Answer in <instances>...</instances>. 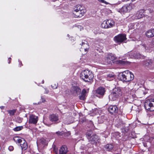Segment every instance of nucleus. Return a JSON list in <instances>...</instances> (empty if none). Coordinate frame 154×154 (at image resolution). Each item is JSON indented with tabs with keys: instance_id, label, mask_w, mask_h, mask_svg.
<instances>
[{
	"instance_id": "nucleus-9",
	"label": "nucleus",
	"mask_w": 154,
	"mask_h": 154,
	"mask_svg": "<svg viewBox=\"0 0 154 154\" xmlns=\"http://www.w3.org/2000/svg\"><path fill=\"white\" fill-rule=\"evenodd\" d=\"M105 91V88L100 87L97 89L96 91V95L99 98L102 97L104 95Z\"/></svg>"
},
{
	"instance_id": "nucleus-47",
	"label": "nucleus",
	"mask_w": 154,
	"mask_h": 154,
	"mask_svg": "<svg viewBox=\"0 0 154 154\" xmlns=\"http://www.w3.org/2000/svg\"><path fill=\"white\" fill-rule=\"evenodd\" d=\"M67 36H69V34H68V35H67Z\"/></svg>"
},
{
	"instance_id": "nucleus-4",
	"label": "nucleus",
	"mask_w": 154,
	"mask_h": 154,
	"mask_svg": "<svg viewBox=\"0 0 154 154\" xmlns=\"http://www.w3.org/2000/svg\"><path fill=\"white\" fill-rule=\"evenodd\" d=\"M115 22L113 20L109 19L103 21L100 24V27L103 29H108L115 26Z\"/></svg>"
},
{
	"instance_id": "nucleus-24",
	"label": "nucleus",
	"mask_w": 154,
	"mask_h": 154,
	"mask_svg": "<svg viewBox=\"0 0 154 154\" xmlns=\"http://www.w3.org/2000/svg\"><path fill=\"white\" fill-rule=\"evenodd\" d=\"M23 139L18 137H15L14 138V140L16 143H21L23 141Z\"/></svg>"
},
{
	"instance_id": "nucleus-30",
	"label": "nucleus",
	"mask_w": 154,
	"mask_h": 154,
	"mask_svg": "<svg viewBox=\"0 0 154 154\" xmlns=\"http://www.w3.org/2000/svg\"><path fill=\"white\" fill-rule=\"evenodd\" d=\"M152 63V61L151 60H148L144 62V64L146 66H148L150 65Z\"/></svg>"
},
{
	"instance_id": "nucleus-38",
	"label": "nucleus",
	"mask_w": 154,
	"mask_h": 154,
	"mask_svg": "<svg viewBox=\"0 0 154 154\" xmlns=\"http://www.w3.org/2000/svg\"><path fill=\"white\" fill-rule=\"evenodd\" d=\"M118 63L121 64H123L124 63V61L122 60H119L118 61Z\"/></svg>"
},
{
	"instance_id": "nucleus-34",
	"label": "nucleus",
	"mask_w": 154,
	"mask_h": 154,
	"mask_svg": "<svg viewBox=\"0 0 154 154\" xmlns=\"http://www.w3.org/2000/svg\"><path fill=\"white\" fill-rule=\"evenodd\" d=\"M51 87L53 89L57 88L58 87L57 84H54V85H51Z\"/></svg>"
},
{
	"instance_id": "nucleus-28",
	"label": "nucleus",
	"mask_w": 154,
	"mask_h": 154,
	"mask_svg": "<svg viewBox=\"0 0 154 154\" xmlns=\"http://www.w3.org/2000/svg\"><path fill=\"white\" fill-rule=\"evenodd\" d=\"M8 111L9 114L10 115L12 116L14 115V113L16 112V110L15 109H13L12 110H8Z\"/></svg>"
},
{
	"instance_id": "nucleus-27",
	"label": "nucleus",
	"mask_w": 154,
	"mask_h": 154,
	"mask_svg": "<svg viewBox=\"0 0 154 154\" xmlns=\"http://www.w3.org/2000/svg\"><path fill=\"white\" fill-rule=\"evenodd\" d=\"M23 128L22 126H17L14 128L13 130L15 131H17L21 130Z\"/></svg>"
},
{
	"instance_id": "nucleus-7",
	"label": "nucleus",
	"mask_w": 154,
	"mask_h": 154,
	"mask_svg": "<svg viewBox=\"0 0 154 154\" xmlns=\"http://www.w3.org/2000/svg\"><path fill=\"white\" fill-rule=\"evenodd\" d=\"M126 39V35L123 34H119L115 36L114 38V40L116 43H121Z\"/></svg>"
},
{
	"instance_id": "nucleus-42",
	"label": "nucleus",
	"mask_w": 154,
	"mask_h": 154,
	"mask_svg": "<svg viewBox=\"0 0 154 154\" xmlns=\"http://www.w3.org/2000/svg\"><path fill=\"white\" fill-rule=\"evenodd\" d=\"M11 60V58L10 57L8 59V60L9 61V62H8V63H10Z\"/></svg>"
},
{
	"instance_id": "nucleus-43",
	"label": "nucleus",
	"mask_w": 154,
	"mask_h": 154,
	"mask_svg": "<svg viewBox=\"0 0 154 154\" xmlns=\"http://www.w3.org/2000/svg\"><path fill=\"white\" fill-rule=\"evenodd\" d=\"M41 99H42V101L43 102H45V100L42 97H41Z\"/></svg>"
},
{
	"instance_id": "nucleus-10",
	"label": "nucleus",
	"mask_w": 154,
	"mask_h": 154,
	"mask_svg": "<svg viewBox=\"0 0 154 154\" xmlns=\"http://www.w3.org/2000/svg\"><path fill=\"white\" fill-rule=\"evenodd\" d=\"M116 58V57L112 54H108L105 59L104 64H109L112 61L115 60Z\"/></svg>"
},
{
	"instance_id": "nucleus-32",
	"label": "nucleus",
	"mask_w": 154,
	"mask_h": 154,
	"mask_svg": "<svg viewBox=\"0 0 154 154\" xmlns=\"http://www.w3.org/2000/svg\"><path fill=\"white\" fill-rule=\"evenodd\" d=\"M86 95L81 93V95L79 96V98L81 100H84L85 98Z\"/></svg>"
},
{
	"instance_id": "nucleus-15",
	"label": "nucleus",
	"mask_w": 154,
	"mask_h": 154,
	"mask_svg": "<svg viewBox=\"0 0 154 154\" xmlns=\"http://www.w3.org/2000/svg\"><path fill=\"white\" fill-rule=\"evenodd\" d=\"M132 8V6L130 5H127L123 6L121 9L122 12H127L131 10Z\"/></svg>"
},
{
	"instance_id": "nucleus-40",
	"label": "nucleus",
	"mask_w": 154,
	"mask_h": 154,
	"mask_svg": "<svg viewBox=\"0 0 154 154\" xmlns=\"http://www.w3.org/2000/svg\"><path fill=\"white\" fill-rule=\"evenodd\" d=\"M99 2L103 3H105L106 2L104 0H98Z\"/></svg>"
},
{
	"instance_id": "nucleus-23",
	"label": "nucleus",
	"mask_w": 154,
	"mask_h": 154,
	"mask_svg": "<svg viewBox=\"0 0 154 154\" xmlns=\"http://www.w3.org/2000/svg\"><path fill=\"white\" fill-rule=\"evenodd\" d=\"M115 77V75L113 73L107 75V80L111 81L113 80Z\"/></svg>"
},
{
	"instance_id": "nucleus-46",
	"label": "nucleus",
	"mask_w": 154,
	"mask_h": 154,
	"mask_svg": "<svg viewBox=\"0 0 154 154\" xmlns=\"http://www.w3.org/2000/svg\"><path fill=\"white\" fill-rule=\"evenodd\" d=\"M107 134H107V135H109V132H107Z\"/></svg>"
},
{
	"instance_id": "nucleus-41",
	"label": "nucleus",
	"mask_w": 154,
	"mask_h": 154,
	"mask_svg": "<svg viewBox=\"0 0 154 154\" xmlns=\"http://www.w3.org/2000/svg\"><path fill=\"white\" fill-rule=\"evenodd\" d=\"M78 28H80V30H81L82 29H83V27L81 26H78Z\"/></svg>"
},
{
	"instance_id": "nucleus-18",
	"label": "nucleus",
	"mask_w": 154,
	"mask_h": 154,
	"mask_svg": "<svg viewBox=\"0 0 154 154\" xmlns=\"http://www.w3.org/2000/svg\"><path fill=\"white\" fill-rule=\"evenodd\" d=\"M146 36L148 38H151L154 36V29L148 30L146 32Z\"/></svg>"
},
{
	"instance_id": "nucleus-25",
	"label": "nucleus",
	"mask_w": 154,
	"mask_h": 154,
	"mask_svg": "<svg viewBox=\"0 0 154 154\" xmlns=\"http://www.w3.org/2000/svg\"><path fill=\"white\" fill-rule=\"evenodd\" d=\"M105 147L107 151H110L113 148V146L111 144H107L106 145Z\"/></svg>"
},
{
	"instance_id": "nucleus-13",
	"label": "nucleus",
	"mask_w": 154,
	"mask_h": 154,
	"mask_svg": "<svg viewBox=\"0 0 154 154\" xmlns=\"http://www.w3.org/2000/svg\"><path fill=\"white\" fill-rule=\"evenodd\" d=\"M144 10H140L138 11L135 15H133V17H134L135 19L141 18L144 16Z\"/></svg>"
},
{
	"instance_id": "nucleus-36",
	"label": "nucleus",
	"mask_w": 154,
	"mask_h": 154,
	"mask_svg": "<svg viewBox=\"0 0 154 154\" xmlns=\"http://www.w3.org/2000/svg\"><path fill=\"white\" fill-rule=\"evenodd\" d=\"M44 123L46 125L48 126H50L51 124L50 123H48L46 122L45 120H44L43 121Z\"/></svg>"
},
{
	"instance_id": "nucleus-37",
	"label": "nucleus",
	"mask_w": 154,
	"mask_h": 154,
	"mask_svg": "<svg viewBox=\"0 0 154 154\" xmlns=\"http://www.w3.org/2000/svg\"><path fill=\"white\" fill-rule=\"evenodd\" d=\"M8 149L10 151H12L13 150L14 147L12 146H10L8 147Z\"/></svg>"
},
{
	"instance_id": "nucleus-17",
	"label": "nucleus",
	"mask_w": 154,
	"mask_h": 154,
	"mask_svg": "<svg viewBox=\"0 0 154 154\" xmlns=\"http://www.w3.org/2000/svg\"><path fill=\"white\" fill-rule=\"evenodd\" d=\"M73 94L74 96H76L79 94L81 92V89L78 87H74L73 88Z\"/></svg>"
},
{
	"instance_id": "nucleus-19",
	"label": "nucleus",
	"mask_w": 154,
	"mask_h": 154,
	"mask_svg": "<svg viewBox=\"0 0 154 154\" xmlns=\"http://www.w3.org/2000/svg\"><path fill=\"white\" fill-rule=\"evenodd\" d=\"M67 148L65 146H62L59 150L60 154H66L67 152Z\"/></svg>"
},
{
	"instance_id": "nucleus-1",
	"label": "nucleus",
	"mask_w": 154,
	"mask_h": 154,
	"mask_svg": "<svg viewBox=\"0 0 154 154\" xmlns=\"http://www.w3.org/2000/svg\"><path fill=\"white\" fill-rule=\"evenodd\" d=\"M118 77L121 81L128 82L134 79V76L131 72L127 70L119 73Z\"/></svg>"
},
{
	"instance_id": "nucleus-3",
	"label": "nucleus",
	"mask_w": 154,
	"mask_h": 154,
	"mask_svg": "<svg viewBox=\"0 0 154 154\" xmlns=\"http://www.w3.org/2000/svg\"><path fill=\"white\" fill-rule=\"evenodd\" d=\"M122 94L121 89L119 88L113 89L109 96L110 99L112 100H115L120 97Z\"/></svg>"
},
{
	"instance_id": "nucleus-8",
	"label": "nucleus",
	"mask_w": 154,
	"mask_h": 154,
	"mask_svg": "<svg viewBox=\"0 0 154 154\" xmlns=\"http://www.w3.org/2000/svg\"><path fill=\"white\" fill-rule=\"evenodd\" d=\"M38 120V117L33 114H30L29 119V124H36Z\"/></svg>"
},
{
	"instance_id": "nucleus-31",
	"label": "nucleus",
	"mask_w": 154,
	"mask_h": 154,
	"mask_svg": "<svg viewBox=\"0 0 154 154\" xmlns=\"http://www.w3.org/2000/svg\"><path fill=\"white\" fill-rule=\"evenodd\" d=\"M129 29H131L135 28L134 24V23H130L128 25Z\"/></svg>"
},
{
	"instance_id": "nucleus-6",
	"label": "nucleus",
	"mask_w": 154,
	"mask_h": 154,
	"mask_svg": "<svg viewBox=\"0 0 154 154\" xmlns=\"http://www.w3.org/2000/svg\"><path fill=\"white\" fill-rule=\"evenodd\" d=\"M144 107L147 111L150 112L154 111V98L146 100L144 103Z\"/></svg>"
},
{
	"instance_id": "nucleus-22",
	"label": "nucleus",
	"mask_w": 154,
	"mask_h": 154,
	"mask_svg": "<svg viewBox=\"0 0 154 154\" xmlns=\"http://www.w3.org/2000/svg\"><path fill=\"white\" fill-rule=\"evenodd\" d=\"M152 46L151 45H149L145 44H143L142 45V48L147 52H149L150 51V49L152 48Z\"/></svg>"
},
{
	"instance_id": "nucleus-11",
	"label": "nucleus",
	"mask_w": 154,
	"mask_h": 154,
	"mask_svg": "<svg viewBox=\"0 0 154 154\" xmlns=\"http://www.w3.org/2000/svg\"><path fill=\"white\" fill-rule=\"evenodd\" d=\"M87 136L89 141H91L92 143L99 142L98 140L99 139L98 138V137L97 135H93L92 136H91V134H87Z\"/></svg>"
},
{
	"instance_id": "nucleus-26",
	"label": "nucleus",
	"mask_w": 154,
	"mask_h": 154,
	"mask_svg": "<svg viewBox=\"0 0 154 154\" xmlns=\"http://www.w3.org/2000/svg\"><path fill=\"white\" fill-rule=\"evenodd\" d=\"M143 57L139 53H135V59L143 58Z\"/></svg>"
},
{
	"instance_id": "nucleus-16",
	"label": "nucleus",
	"mask_w": 154,
	"mask_h": 154,
	"mask_svg": "<svg viewBox=\"0 0 154 154\" xmlns=\"http://www.w3.org/2000/svg\"><path fill=\"white\" fill-rule=\"evenodd\" d=\"M82 49H84L85 52H87L89 48V46L88 42L84 40L82 43Z\"/></svg>"
},
{
	"instance_id": "nucleus-35",
	"label": "nucleus",
	"mask_w": 154,
	"mask_h": 154,
	"mask_svg": "<svg viewBox=\"0 0 154 154\" xmlns=\"http://www.w3.org/2000/svg\"><path fill=\"white\" fill-rule=\"evenodd\" d=\"M56 133L58 135H62L63 134V131H61V132L58 131V132H56Z\"/></svg>"
},
{
	"instance_id": "nucleus-14",
	"label": "nucleus",
	"mask_w": 154,
	"mask_h": 154,
	"mask_svg": "<svg viewBox=\"0 0 154 154\" xmlns=\"http://www.w3.org/2000/svg\"><path fill=\"white\" fill-rule=\"evenodd\" d=\"M108 111L112 114L117 112L118 111V108L116 106L110 105L108 108Z\"/></svg>"
},
{
	"instance_id": "nucleus-45",
	"label": "nucleus",
	"mask_w": 154,
	"mask_h": 154,
	"mask_svg": "<svg viewBox=\"0 0 154 154\" xmlns=\"http://www.w3.org/2000/svg\"><path fill=\"white\" fill-rule=\"evenodd\" d=\"M42 83L43 84L44 82V80H43L42 82Z\"/></svg>"
},
{
	"instance_id": "nucleus-44",
	"label": "nucleus",
	"mask_w": 154,
	"mask_h": 154,
	"mask_svg": "<svg viewBox=\"0 0 154 154\" xmlns=\"http://www.w3.org/2000/svg\"><path fill=\"white\" fill-rule=\"evenodd\" d=\"M0 108L1 109H3L4 108V106H2L0 107Z\"/></svg>"
},
{
	"instance_id": "nucleus-33",
	"label": "nucleus",
	"mask_w": 154,
	"mask_h": 154,
	"mask_svg": "<svg viewBox=\"0 0 154 154\" xmlns=\"http://www.w3.org/2000/svg\"><path fill=\"white\" fill-rule=\"evenodd\" d=\"M88 92V90L87 91L86 90H85V89H84L82 90V92L81 93L82 94H84L85 95H86L87 93Z\"/></svg>"
},
{
	"instance_id": "nucleus-2",
	"label": "nucleus",
	"mask_w": 154,
	"mask_h": 154,
	"mask_svg": "<svg viewBox=\"0 0 154 154\" xmlns=\"http://www.w3.org/2000/svg\"><path fill=\"white\" fill-rule=\"evenodd\" d=\"M94 77V75L92 72L88 70L82 71L80 74V78L86 82L91 81Z\"/></svg>"
},
{
	"instance_id": "nucleus-39",
	"label": "nucleus",
	"mask_w": 154,
	"mask_h": 154,
	"mask_svg": "<svg viewBox=\"0 0 154 154\" xmlns=\"http://www.w3.org/2000/svg\"><path fill=\"white\" fill-rule=\"evenodd\" d=\"M45 93L46 94L48 93L49 92V91L46 88H45Z\"/></svg>"
},
{
	"instance_id": "nucleus-48",
	"label": "nucleus",
	"mask_w": 154,
	"mask_h": 154,
	"mask_svg": "<svg viewBox=\"0 0 154 154\" xmlns=\"http://www.w3.org/2000/svg\"><path fill=\"white\" fill-rule=\"evenodd\" d=\"M33 104H35V103H33ZM36 104V103H35V104Z\"/></svg>"
},
{
	"instance_id": "nucleus-20",
	"label": "nucleus",
	"mask_w": 154,
	"mask_h": 154,
	"mask_svg": "<svg viewBox=\"0 0 154 154\" xmlns=\"http://www.w3.org/2000/svg\"><path fill=\"white\" fill-rule=\"evenodd\" d=\"M50 120L52 122H56L59 120V118L57 115L52 114L50 117Z\"/></svg>"
},
{
	"instance_id": "nucleus-5",
	"label": "nucleus",
	"mask_w": 154,
	"mask_h": 154,
	"mask_svg": "<svg viewBox=\"0 0 154 154\" xmlns=\"http://www.w3.org/2000/svg\"><path fill=\"white\" fill-rule=\"evenodd\" d=\"M86 12L80 5H77L76 8L73 11L72 16L75 18H80L83 16Z\"/></svg>"
},
{
	"instance_id": "nucleus-21",
	"label": "nucleus",
	"mask_w": 154,
	"mask_h": 154,
	"mask_svg": "<svg viewBox=\"0 0 154 154\" xmlns=\"http://www.w3.org/2000/svg\"><path fill=\"white\" fill-rule=\"evenodd\" d=\"M20 145L22 149L25 150L27 148V143L24 139H23Z\"/></svg>"
},
{
	"instance_id": "nucleus-29",
	"label": "nucleus",
	"mask_w": 154,
	"mask_h": 154,
	"mask_svg": "<svg viewBox=\"0 0 154 154\" xmlns=\"http://www.w3.org/2000/svg\"><path fill=\"white\" fill-rule=\"evenodd\" d=\"M128 54L129 56V57L131 58H134L135 57V53L131 52L128 53Z\"/></svg>"
},
{
	"instance_id": "nucleus-12",
	"label": "nucleus",
	"mask_w": 154,
	"mask_h": 154,
	"mask_svg": "<svg viewBox=\"0 0 154 154\" xmlns=\"http://www.w3.org/2000/svg\"><path fill=\"white\" fill-rule=\"evenodd\" d=\"M48 143L47 141L44 138L38 139L37 141V145L38 147H44Z\"/></svg>"
}]
</instances>
